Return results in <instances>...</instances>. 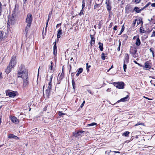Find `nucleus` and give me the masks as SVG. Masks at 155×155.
<instances>
[{
    "instance_id": "obj_30",
    "label": "nucleus",
    "mask_w": 155,
    "mask_h": 155,
    "mask_svg": "<svg viewBox=\"0 0 155 155\" xmlns=\"http://www.w3.org/2000/svg\"><path fill=\"white\" fill-rule=\"evenodd\" d=\"M119 46L117 48V50L118 51H119L120 50V46L121 45V42L120 40H119Z\"/></svg>"
},
{
    "instance_id": "obj_12",
    "label": "nucleus",
    "mask_w": 155,
    "mask_h": 155,
    "mask_svg": "<svg viewBox=\"0 0 155 155\" xmlns=\"http://www.w3.org/2000/svg\"><path fill=\"white\" fill-rule=\"evenodd\" d=\"M23 87H26L28 86V84L29 82H28V78H26L23 79Z\"/></svg>"
},
{
    "instance_id": "obj_22",
    "label": "nucleus",
    "mask_w": 155,
    "mask_h": 155,
    "mask_svg": "<svg viewBox=\"0 0 155 155\" xmlns=\"http://www.w3.org/2000/svg\"><path fill=\"white\" fill-rule=\"evenodd\" d=\"M143 9H139V8L137 7H135L134 8V10L137 13L140 12Z\"/></svg>"
},
{
    "instance_id": "obj_58",
    "label": "nucleus",
    "mask_w": 155,
    "mask_h": 155,
    "mask_svg": "<svg viewBox=\"0 0 155 155\" xmlns=\"http://www.w3.org/2000/svg\"><path fill=\"white\" fill-rule=\"evenodd\" d=\"M87 91L90 94H92L91 91V90H87Z\"/></svg>"
},
{
    "instance_id": "obj_62",
    "label": "nucleus",
    "mask_w": 155,
    "mask_h": 155,
    "mask_svg": "<svg viewBox=\"0 0 155 155\" xmlns=\"http://www.w3.org/2000/svg\"><path fill=\"white\" fill-rule=\"evenodd\" d=\"M114 152L115 153H120V152H119V151H114Z\"/></svg>"
},
{
    "instance_id": "obj_7",
    "label": "nucleus",
    "mask_w": 155,
    "mask_h": 155,
    "mask_svg": "<svg viewBox=\"0 0 155 155\" xmlns=\"http://www.w3.org/2000/svg\"><path fill=\"white\" fill-rule=\"evenodd\" d=\"M114 85L117 88L119 89H123L124 88V82H120L114 83Z\"/></svg>"
},
{
    "instance_id": "obj_1",
    "label": "nucleus",
    "mask_w": 155,
    "mask_h": 155,
    "mask_svg": "<svg viewBox=\"0 0 155 155\" xmlns=\"http://www.w3.org/2000/svg\"><path fill=\"white\" fill-rule=\"evenodd\" d=\"M17 75L18 78H21L23 79L28 78V71L25 68L24 65H21L19 67Z\"/></svg>"
},
{
    "instance_id": "obj_50",
    "label": "nucleus",
    "mask_w": 155,
    "mask_h": 155,
    "mask_svg": "<svg viewBox=\"0 0 155 155\" xmlns=\"http://www.w3.org/2000/svg\"><path fill=\"white\" fill-rule=\"evenodd\" d=\"M140 32L143 33L144 32V30H142L141 28L140 29Z\"/></svg>"
},
{
    "instance_id": "obj_39",
    "label": "nucleus",
    "mask_w": 155,
    "mask_h": 155,
    "mask_svg": "<svg viewBox=\"0 0 155 155\" xmlns=\"http://www.w3.org/2000/svg\"><path fill=\"white\" fill-rule=\"evenodd\" d=\"M153 49L152 48H150V51L152 53V54H153V57L154 56V51H153Z\"/></svg>"
},
{
    "instance_id": "obj_49",
    "label": "nucleus",
    "mask_w": 155,
    "mask_h": 155,
    "mask_svg": "<svg viewBox=\"0 0 155 155\" xmlns=\"http://www.w3.org/2000/svg\"><path fill=\"white\" fill-rule=\"evenodd\" d=\"M151 37H155V31H153V34Z\"/></svg>"
},
{
    "instance_id": "obj_27",
    "label": "nucleus",
    "mask_w": 155,
    "mask_h": 155,
    "mask_svg": "<svg viewBox=\"0 0 155 155\" xmlns=\"http://www.w3.org/2000/svg\"><path fill=\"white\" fill-rule=\"evenodd\" d=\"M130 134V132L128 131H126L123 133L122 135L125 137H128Z\"/></svg>"
},
{
    "instance_id": "obj_53",
    "label": "nucleus",
    "mask_w": 155,
    "mask_h": 155,
    "mask_svg": "<svg viewBox=\"0 0 155 155\" xmlns=\"http://www.w3.org/2000/svg\"><path fill=\"white\" fill-rule=\"evenodd\" d=\"M111 152V150H110L109 151H106V153H107V154L109 155L110 154V153Z\"/></svg>"
},
{
    "instance_id": "obj_42",
    "label": "nucleus",
    "mask_w": 155,
    "mask_h": 155,
    "mask_svg": "<svg viewBox=\"0 0 155 155\" xmlns=\"http://www.w3.org/2000/svg\"><path fill=\"white\" fill-rule=\"evenodd\" d=\"M136 21H137V19H135L134 21H133L132 24V26L133 27H134L135 25Z\"/></svg>"
},
{
    "instance_id": "obj_33",
    "label": "nucleus",
    "mask_w": 155,
    "mask_h": 155,
    "mask_svg": "<svg viewBox=\"0 0 155 155\" xmlns=\"http://www.w3.org/2000/svg\"><path fill=\"white\" fill-rule=\"evenodd\" d=\"M144 123H140V122H138L134 126H138L139 125H140L144 126Z\"/></svg>"
},
{
    "instance_id": "obj_8",
    "label": "nucleus",
    "mask_w": 155,
    "mask_h": 155,
    "mask_svg": "<svg viewBox=\"0 0 155 155\" xmlns=\"http://www.w3.org/2000/svg\"><path fill=\"white\" fill-rule=\"evenodd\" d=\"M144 69L146 70H148L151 68V66L150 65V62L147 61H146L144 65L143 66Z\"/></svg>"
},
{
    "instance_id": "obj_23",
    "label": "nucleus",
    "mask_w": 155,
    "mask_h": 155,
    "mask_svg": "<svg viewBox=\"0 0 155 155\" xmlns=\"http://www.w3.org/2000/svg\"><path fill=\"white\" fill-rule=\"evenodd\" d=\"M129 96L127 95L126 97L122 98L120 100L118 101L117 102H119L120 101L124 102L127 100V98Z\"/></svg>"
},
{
    "instance_id": "obj_48",
    "label": "nucleus",
    "mask_w": 155,
    "mask_h": 155,
    "mask_svg": "<svg viewBox=\"0 0 155 155\" xmlns=\"http://www.w3.org/2000/svg\"><path fill=\"white\" fill-rule=\"evenodd\" d=\"M51 85H49L47 89H48L49 90H51Z\"/></svg>"
},
{
    "instance_id": "obj_10",
    "label": "nucleus",
    "mask_w": 155,
    "mask_h": 155,
    "mask_svg": "<svg viewBox=\"0 0 155 155\" xmlns=\"http://www.w3.org/2000/svg\"><path fill=\"white\" fill-rule=\"evenodd\" d=\"M19 11H20L19 10V6L18 5L16 4L12 14H14L17 15L19 12Z\"/></svg>"
},
{
    "instance_id": "obj_61",
    "label": "nucleus",
    "mask_w": 155,
    "mask_h": 155,
    "mask_svg": "<svg viewBox=\"0 0 155 155\" xmlns=\"http://www.w3.org/2000/svg\"><path fill=\"white\" fill-rule=\"evenodd\" d=\"M145 98L149 100H151L152 99H150L148 97H145Z\"/></svg>"
},
{
    "instance_id": "obj_24",
    "label": "nucleus",
    "mask_w": 155,
    "mask_h": 155,
    "mask_svg": "<svg viewBox=\"0 0 155 155\" xmlns=\"http://www.w3.org/2000/svg\"><path fill=\"white\" fill-rule=\"evenodd\" d=\"M51 90L47 89L45 91V93L47 97H48L50 94Z\"/></svg>"
},
{
    "instance_id": "obj_37",
    "label": "nucleus",
    "mask_w": 155,
    "mask_h": 155,
    "mask_svg": "<svg viewBox=\"0 0 155 155\" xmlns=\"http://www.w3.org/2000/svg\"><path fill=\"white\" fill-rule=\"evenodd\" d=\"M123 68L124 69V71L125 72H126V70L127 68V65L124 63L123 65Z\"/></svg>"
},
{
    "instance_id": "obj_56",
    "label": "nucleus",
    "mask_w": 155,
    "mask_h": 155,
    "mask_svg": "<svg viewBox=\"0 0 155 155\" xmlns=\"http://www.w3.org/2000/svg\"><path fill=\"white\" fill-rule=\"evenodd\" d=\"M151 5L152 7H155V3H152Z\"/></svg>"
},
{
    "instance_id": "obj_52",
    "label": "nucleus",
    "mask_w": 155,
    "mask_h": 155,
    "mask_svg": "<svg viewBox=\"0 0 155 155\" xmlns=\"http://www.w3.org/2000/svg\"><path fill=\"white\" fill-rule=\"evenodd\" d=\"M52 78H53V75H51L50 77V81H51Z\"/></svg>"
},
{
    "instance_id": "obj_34",
    "label": "nucleus",
    "mask_w": 155,
    "mask_h": 155,
    "mask_svg": "<svg viewBox=\"0 0 155 155\" xmlns=\"http://www.w3.org/2000/svg\"><path fill=\"white\" fill-rule=\"evenodd\" d=\"M54 46H53V50L57 49L56 43V42H54L53 43Z\"/></svg>"
},
{
    "instance_id": "obj_11",
    "label": "nucleus",
    "mask_w": 155,
    "mask_h": 155,
    "mask_svg": "<svg viewBox=\"0 0 155 155\" xmlns=\"http://www.w3.org/2000/svg\"><path fill=\"white\" fill-rule=\"evenodd\" d=\"M10 119L15 124H18L19 122V120L15 116H11Z\"/></svg>"
},
{
    "instance_id": "obj_13",
    "label": "nucleus",
    "mask_w": 155,
    "mask_h": 155,
    "mask_svg": "<svg viewBox=\"0 0 155 155\" xmlns=\"http://www.w3.org/2000/svg\"><path fill=\"white\" fill-rule=\"evenodd\" d=\"M51 106L49 104H48L46 105V107L44 108L43 110L44 111L47 110L48 113H49L51 111Z\"/></svg>"
},
{
    "instance_id": "obj_46",
    "label": "nucleus",
    "mask_w": 155,
    "mask_h": 155,
    "mask_svg": "<svg viewBox=\"0 0 155 155\" xmlns=\"http://www.w3.org/2000/svg\"><path fill=\"white\" fill-rule=\"evenodd\" d=\"M52 64H53L52 62V61H51V65L50 67V69L51 70H52V68H53Z\"/></svg>"
},
{
    "instance_id": "obj_41",
    "label": "nucleus",
    "mask_w": 155,
    "mask_h": 155,
    "mask_svg": "<svg viewBox=\"0 0 155 155\" xmlns=\"http://www.w3.org/2000/svg\"><path fill=\"white\" fill-rule=\"evenodd\" d=\"M83 8L82 9L80 12L79 13V15L80 16H81L82 15H83Z\"/></svg>"
},
{
    "instance_id": "obj_6",
    "label": "nucleus",
    "mask_w": 155,
    "mask_h": 155,
    "mask_svg": "<svg viewBox=\"0 0 155 155\" xmlns=\"http://www.w3.org/2000/svg\"><path fill=\"white\" fill-rule=\"evenodd\" d=\"M16 16V15L14 14H12V17L10 18H8L9 19L8 21V23H7V24H8L9 23L13 25L15 22Z\"/></svg>"
},
{
    "instance_id": "obj_28",
    "label": "nucleus",
    "mask_w": 155,
    "mask_h": 155,
    "mask_svg": "<svg viewBox=\"0 0 155 155\" xmlns=\"http://www.w3.org/2000/svg\"><path fill=\"white\" fill-rule=\"evenodd\" d=\"M72 84L73 86V88L74 89H75V82L74 79H72Z\"/></svg>"
},
{
    "instance_id": "obj_16",
    "label": "nucleus",
    "mask_w": 155,
    "mask_h": 155,
    "mask_svg": "<svg viewBox=\"0 0 155 155\" xmlns=\"http://www.w3.org/2000/svg\"><path fill=\"white\" fill-rule=\"evenodd\" d=\"M12 67L10 64H8V66L7 67V68L5 69V72L6 73L8 74L11 71V69Z\"/></svg>"
},
{
    "instance_id": "obj_55",
    "label": "nucleus",
    "mask_w": 155,
    "mask_h": 155,
    "mask_svg": "<svg viewBox=\"0 0 155 155\" xmlns=\"http://www.w3.org/2000/svg\"><path fill=\"white\" fill-rule=\"evenodd\" d=\"M61 25V23H60V24H58L57 25H56V28H58V27H59V26H60V25Z\"/></svg>"
},
{
    "instance_id": "obj_45",
    "label": "nucleus",
    "mask_w": 155,
    "mask_h": 155,
    "mask_svg": "<svg viewBox=\"0 0 155 155\" xmlns=\"http://www.w3.org/2000/svg\"><path fill=\"white\" fill-rule=\"evenodd\" d=\"M85 103V101H83V102L82 103V104L81 105L80 107L81 108L83 107V106Z\"/></svg>"
},
{
    "instance_id": "obj_3",
    "label": "nucleus",
    "mask_w": 155,
    "mask_h": 155,
    "mask_svg": "<svg viewBox=\"0 0 155 155\" xmlns=\"http://www.w3.org/2000/svg\"><path fill=\"white\" fill-rule=\"evenodd\" d=\"M105 4L106 5L107 10L109 13V15L111 14V2L110 0H106Z\"/></svg>"
},
{
    "instance_id": "obj_31",
    "label": "nucleus",
    "mask_w": 155,
    "mask_h": 155,
    "mask_svg": "<svg viewBox=\"0 0 155 155\" xmlns=\"http://www.w3.org/2000/svg\"><path fill=\"white\" fill-rule=\"evenodd\" d=\"M100 6V5L99 4H97V3H95L94 6V9H95L99 7Z\"/></svg>"
},
{
    "instance_id": "obj_57",
    "label": "nucleus",
    "mask_w": 155,
    "mask_h": 155,
    "mask_svg": "<svg viewBox=\"0 0 155 155\" xmlns=\"http://www.w3.org/2000/svg\"><path fill=\"white\" fill-rule=\"evenodd\" d=\"M106 91H107V92H110V89H109V88H108L106 90Z\"/></svg>"
},
{
    "instance_id": "obj_47",
    "label": "nucleus",
    "mask_w": 155,
    "mask_h": 155,
    "mask_svg": "<svg viewBox=\"0 0 155 155\" xmlns=\"http://www.w3.org/2000/svg\"><path fill=\"white\" fill-rule=\"evenodd\" d=\"M141 0H135V2L136 4H137L140 2Z\"/></svg>"
},
{
    "instance_id": "obj_36",
    "label": "nucleus",
    "mask_w": 155,
    "mask_h": 155,
    "mask_svg": "<svg viewBox=\"0 0 155 155\" xmlns=\"http://www.w3.org/2000/svg\"><path fill=\"white\" fill-rule=\"evenodd\" d=\"M83 70V69L82 68H80L79 69L78 71V73H79L80 74L81 73H82V72Z\"/></svg>"
},
{
    "instance_id": "obj_38",
    "label": "nucleus",
    "mask_w": 155,
    "mask_h": 155,
    "mask_svg": "<svg viewBox=\"0 0 155 155\" xmlns=\"http://www.w3.org/2000/svg\"><path fill=\"white\" fill-rule=\"evenodd\" d=\"M85 6V0H82V8L83 9L84 8V7Z\"/></svg>"
},
{
    "instance_id": "obj_18",
    "label": "nucleus",
    "mask_w": 155,
    "mask_h": 155,
    "mask_svg": "<svg viewBox=\"0 0 155 155\" xmlns=\"http://www.w3.org/2000/svg\"><path fill=\"white\" fill-rule=\"evenodd\" d=\"M8 137L9 138H14L16 140H18L19 139L18 137L12 134L9 135Z\"/></svg>"
},
{
    "instance_id": "obj_21",
    "label": "nucleus",
    "mask_w": 155,
    "mask_h": 155,
    "mask_svg": "<svg viewBox=\"0 0 155 155\" xmlns=\"http://www.w3.org/2000/svg\"><path fill=\"white\" fill-rule=\"evenodd\" d=\"M62 30L61 28H60L58 30L57 34V38H59L60 37L62 33Z\"/></svg>"
},
{
    "instance_id": "obj_60",
    "label": "nucleus",
    "mask_w": 155,
    "mask_h": 155,
    "mask_svg": "<svg viewBox=\"0 0 155 155\" xmlns=\"http://www.w3.org/2000/svg\"><path fill=\"white\" fill-rule=\"evenodd\" d=\"M113 23L112 22H111L110 23L109 26L110 27H111L113 25Z\"/></svg>"
},
{
    "instance_id": "obj_26",
    "label": "nucleus",
    "mask_w": 155,
    "mask_h": 155,
    "mask_svg": "<svg viewBox=\"0 0 155 155\" xmlns=\"http://www.w3.org/2000/svg\"><path fill=\"white\" fill-rule=\"evenodd\" d=\"M49 15H50V14H49V16H48V20L47 21V23H46V26L45 29V34L46 33L47 28L48 25V22L49 21Z\"/></svg>"
},
{
    "instance_id": "obj_43",
    "label": "nucleus",
    "mask_w": 155,
    "mask_h": 155,
    "mask_svg": "<svg viewBox=\"0 0 155 155\" xmlns=\"http://www.w3.org/2000/svg\"><path fill=\"white\" fill-rule=\"evenodd\" d=\"M59 114V115L60 116H61L62 115H64V113H62V112L59 111V114Z\"/></svg>"
},
{
    "instance_id": "obj_35",
    "label": "nucleus",
    "mask_w": 155,
    "mask_h": 155,
    "mask_svg": "<svg viewBox=\"0 0 155 155\" xmlns=\"http://www.w3.org/2000/svg\"><path fill=\"white\" fill-rule=\"evenodd\" d=\"M53 54L54 56H56L57 54V49L53 50Z\"/></svg>"
},
{
    "instance_id": "obj_14",
    "label": "nucleus",
    "mask_w": 155,
    "mask_h": 155,
    "mask_svg": "<svg viewBox=\"0 0 155 155\" xmlns=\"http://www.w3.org/2000/svg\"><path fill=\"white\" fill-rule=\"evenodd\" d=\"M129 59V55L127 53H126L125 55V59L124 60V63L127 64L128 63Z\"/></svg>"
},
{
    "instance_id": "obj_59",
    "label": "nucleus",
    "mask_w": 155,
    "mask_h": 155,
    "mask_svg": "<svg viewBox=\"0 0 155 155\" xmlns=\"http://www.w3.org/2000/svg\"><path fill=\"white\" fill-rule=\"evenodd\" d=\"M2 9L1 8H0V16L2 15Z\"/></svg>"
},
{
    "instance_id": "obj_64",
    "label": "nucleus",
    "mask_w": 155,
    "mask_h": 155,
    "mask_svg": "<svg viewBox=\"0 0 155 155\" xmlns=\"http://www.w3.org/2000/svg\"><path fill=\"white\" fill-rule=\"evenodd\" d=\"M153 20V19L152 18H151L150 19H148V20L150 21V22H151V20Z\"/></svg>"
},
{
    "instance_id": "obj_51",
    "label": "nucleus",
    "mask_w": 155,
    "mask_h": 155,
    "mask_svg": "<svg viewBox=\"0 0 155 155\" xmlns=\"http://www.w3.org/2000/svg\"><path fill=\"white\" fill-rule=\"evenodd\" d=\"M149 5L147 4L143 7V9L145 8H146Z\"/></svg>"
},
{
    "instance_id": "obj_4",
    "label": "nucleus",
    "mask_w": 155,
    "mask_h": 155,
    "mask_svg": "<svg viewBox=\"0 0 155 155\" xmlns=\"http://www.w3.org/2000/svg\"><path fill=\"white\" fill-rule=\"evenodd\" d=\"M130 50V53L134 58H136L138 54L137 53V50L136 47L132 48L131 46Z\"/></svg>"
},
{
    "instance_id": "obj_40",
    "label": "nucleus",
    "mask_w": 155,
    "mask_h": 155,
    "mask_svg": "<svg viewBox=\"0 0 155 155\" xmlns=\"http://www.w3.org/2000/svg\"><path fill=\"white\" fill-rule=\"evenodd\" d=\"M86 65H87V71H89V68L91 67V66L88 65V64L87 63L86 64Z\"/></svg>"
},
{
    "instance_id": "obj_5",
    "label": "nucleus",
    "mask_w": 155,
    "mask_h": 155,
    "mask_svg": "<svg viewBox=\"0 0 155 155\" xmlns=\"http://www.w3.org/2000/svg\"><path fill=\"white\" fill-rule=\"evenodd\" d=\"M16 57L15 56H13L12 57L10 61L9 64H10L12 67L14 68L16 64Z\"/></svg>"
},
{
    "instance_id": "obj_32",
    "label": "nucleus",
    "mask_w": 155,
    "mask_h": 155,
    "mask_svg": "<svg viewBox=\"0 0 155 155\" xmlns=\"http://www.w3.org/2000/svg\"><path fill=\"white\" fill-rule=\"evenodd\" d=\"M101 58L104 60L105 59V54L104 53H102L101 55Z\"/></svg>"
},
{
    "instance_id": "obj_44",
    "label": "nucleus",
    "mask_w": 155,
    "mask_h": 155,
    "mask_svg": "<svg viewBox=\"0 0 155 155\" xmlns=\"http://www.w3.org/2000/svg\"><path fill=\"white\" fill-rule=\"evenodd\" d=\"M124 27V26H123L122 27V28L121 29V30L120 31V34H119V35H121V33H122V32L124 31V28H123Z\"/></svg>"
},
{
    "instance_id": "obj_29",
    "label": "nucleus",
    "mask_w": 155,
    "mask_h": 155,
    "mask_svg": "<svg viewBox=\"0 0 155 155\" xmlns=\"http://www.w3.org/2000/svg\"><path fill=\"white\" fill-rule=\"evenodd\" d=\"M97 124L96 123L93 122L92 123L88 124H87L88 126H93L94 125H96Z\"/></svg>"
},
{
    "instance_id": "obj_63",
    "label": "nucleus",
    "mask_w": 155,
    "mask_h": 155,
    "mask_svg": "<svg viewBox=\"0 0 155 155\" xmlns=\"http://www.w3.org/2000/svg\"><path fill=\"white\" fill-rule=\"evenodd\" d=\"M137 37L138 36H134L133 38V39H135L137 38Z\"/></svg>"
},
{
    "instance_id": "obj_54",
    "label": "nucleus",
    "mask_w": 155,
    "mask_h": 155,
    "mask_svg": "<svg viewBox=\"0 0 155 155\" xmlns=\"http://www.w3.org/2000/svg\"><path fill=\"white\" fill-rule=\"evenodd\" d=\"M117 26H115L114 27V30H117Z\"/></svg>"
},
{
    "instance_id": "obj_25",
    "label": "nucleus",
    "mask_w": 155,
    "mask_h": 155,
    "mask_svg": "<svg viewBox=\"0 0 155 155\" xmlns=\"http://www.w3.org/2000/svg\"><path fill=\"white\" fill-rule=\"evenodd\" d=\"M98 45H99V48L100 49L101 51H103V43H101V42H99L98 43Z\"/></svg>"
},
{
    "instance_id": "obj_2",
    "label": "nucleus",
    "mask_w": 155,
    "mask_h": 155,
    "mask_svg": "<svg viewBox=\"0 0 155 155\" xmlns=\"http://www.w3.org/2000/svg\"><path fill=\"white\" fill-rule=\"evenodd\" d=\"M32 15L30 13H28L27 14V17L26 18L25 23H27V25L25 29V33L27 35L28 31L31 25L32 21Z\"/></svg>"
},
{
    "instance_id": "obj_17",
    "label": "nucleus",
    "mask_w": 155,
    "mask_h": 155,
    "mask_svg": "<svg viewBox=\"0 0 155 155\" xmlns=\"http://www.w3.org/2000/svg\"><path fill=\"white\" fill-rule=\"evenodd\" d=\"M90 37L91 38V44L92 45L95 43V38L94 37L93 35H90Z\"/></svg>"
},
{
    "instance_id": "obj_15",
    "label": "nucleus",
    "mask_w": 155,
    "mask_h": 155,
    "mask_svg": "<svg viewBox=\"0 0 155 155\" xmlns=\"http://www.w3.org/2000/svg\"><path fill=\"white\" fill-rule=\"evenodd\" d=\"M6 33H4V32L0 31V39L5 38V37Z\"/></svg>"
},
{
    "instance_id": "obj_9",
    "label": "nucleus",
    "mask_w": 155,
    "mask_h": 155,
    "mask_svg": "<svg viewBox=\"0 0 155 155\" xmlns=\"http://www.w3.org/2000/svg\"><path fill=\"white\" fill-rule=\"evenodd\" d=\"M6 93L7 95H8L10 97H14L16 96V93L17 92L12 91H6Z\"/></svg>"
},
{
    "instance_id": "obj_20",
    "label": "nucleus",
    "mask_w": 155,
    "mask_h": 155,
    "mask_svg": "<svg viewBox=\"0 0 155 155\" xmlns=\"http://www.w3.org/2000/svg\"><path fill=\"white\" fill-rule=\"evenodd\" d=\"M141 42L139 39V37L138 36L137 38L135 44L137 46H139L140 45Z\"/></svg>"
},
{
    "instance_id": "obj_19",
    "label": "nucleus",
    "mask_w": 155,
    "mask_h": 155,
    "mask_svg": "<svg viewBox=\"0 0 155 155\" xmlns=\"http://www.w3.org/2000/svg\"><path fill=\"white\" fill-rule=\"evenodd\" d=\"M83 132L81 131L75 132L73 133V135L74 137H77L78 136L81 135Z\"/></svg>"
}]
</instances>
